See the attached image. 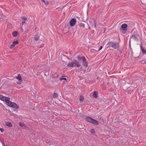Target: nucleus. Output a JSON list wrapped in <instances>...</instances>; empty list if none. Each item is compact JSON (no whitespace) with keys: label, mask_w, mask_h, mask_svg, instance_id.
<instances>
[{"label":"nucleus","mask_w":146,"mask_h":146,"mask_svg":"<svg viewBox=\"0 0 146 146\" xmlns=\"http://www.w3.org/2000/svg\"><path fill=\"white\" fill-rule=\"evenodd\" d=\"M85 120L86 121L91 123L94 125H98L99 124L97 121L94 120L90 117H86Z\"/></svg>","instance_id":"f257e3e1"},{"label":"nucleus","mask_w":146,"mask_h":146,"mask_svg":"<svg viewBox=\"0 0 146 146\" xmlns=\"http://www.w3.org/2000/svg\"><path fill=\"white\" fill-rule=\"evenodd\" d=\"M107 45H109V46L115 49H116L119 47V44L117 43L110 42H108Z\"/></svg>","instance_id":"f03ea898"},{"label":"nucleus","mask_w":146,"mask_h":146,"mask_svg":"<svg viewBox=\"0 0 146 146\" xmlns=\"http://www.w3.org/2000/svg\"><path fill=\"white\" fill-rule=\"evenodd\" d=\"M60 59L61 61H62L63 64L67 63V61L68 59V57L64 54H61L60 55Z\"/></svg>","instance_id":"7ed1b4c3"},{"label":"nucleus","mask_w":146,"mask_h":146,"mask_svg":"<svg viewBox=\"0 0 146 146\" xmlns=\"http://www.w3.org/2000/svg\"><path fill=\"white\" fill-rule=\"evenodd\" d=\"M76 58L79 61H82L83 63L84 64H87L88 63L85 57L84 56H82L80 55H78L77 56Z\"/></svg>","instance_id":"20e7f679"},{"label":"nucleus","mask_w":146,"mask_h":146,"mask_svg":"<svg viewBox=\"0 0 146 146\" xmlns=\"http://www.w3.org/2000/svg\"><path fill=\"white\" fill-rule=\"evenodd\" d=\"M16 78L18 80V81L17 82V83L19 84H21L22 81V79L21 75L20 74L18 75V76Z\"/></svg>","instance_id":"39448f33"},{"label":"nucleus","mask_w":146,"mask_h":146,"mask_svg":"<svg viewBox=\"0 0 146 146\" xmlns=\"http://www.w3.org/2000/svg\"><path fill=\"white\" fill-rule=\"evenodd\" d=\"M76 22V20L75 19H72L70 21V24L71 26H74Z\"/></svg>","instance_id":"423d86ee"},{"label":"nucleus","mask_w":146,"mask_h":146,"mask_svg":"<svg viewBox=\"0 0 146 146\" xmlns=\"http://www.w3.org/2000/svg\"><path fill=\"white\" fill-rule=\"evenodd\" d=\"M9 106L16 109L18 108L19 107L18 105L16 103L13 102H11Z\"/></svg>","instance_id":"0eeeda50"},{"label":"nucleus","mask_w":146,"mask_h":146,"mask_svg":"<svg viewBox=\"0 0 146 146\" xmlns=\"http://www.w3.org/2000/svg\"><path fill=\"white\" fill-rule=\"evenodd\" d=\"M7 99H8V97H4L1 95H0V100H1L5 102Z\"/></svg>","instance_id":"6e6552de"},{"label":"nucleus","mask_w":146,"mask_h":146,"mask_svg":"<svg viewBox=\"0 0 146 146\" xmlns=\"http://www.w3.org/2000/svg\"><path fill=\"white\" fill-rule=\"evenodd\" d=\"M10 99L8 98V99H7V101L5 102V103L6 104L9 106L12 102L11 101H10Z\"/></svg>","instance_id":"1a4fd4ad"},{"label":"nucleus","mask_w":146,"mask_h":146,"mask_svg":"<svg viewBox=\"0 0 146 146\" xmlns=\"http://www.w3.org/2000/svg\"><path fill=\"white\" fill-rule=\"evenodd\" d=\"M67 66L68 67H76V66L78 67L80 66V64H67Z\"/></svg>","instance_id":"9d476101"},{"label":"nucleus","mask_w":146,"mask_h":146,"mask_svg":"<svg viewBox=\"0 0 146 146\" xmlns=\"http://www.w3.org/2000/svg\"><path fill=\"white\" fill-rule=\"evenodd\" d=\"M127 25L126 24H123L121 25V27L123 29V30L124 31H126L127 30L126 29H125L127 27Z\"/></svg>","instance_id":"9b49d317"},{"label":"nucleus","mask_w":146,"mask_h":146,"mask_svg":"<svg viewBox=\"0 0 146 146\" xmlns=\"http://www.w3.org/2000/svg\"><path fill=\"white\" fill-rule=\"evenodd\" d=\"M5 125L9 127H11L13 126L12 124H11V123L10 122H6L5 123Z\"/></svg>","instance_id":"f8f14e48"},{"label":"nucleus","mask_w":146,"mask_h":146,"mask_svg":"<svg viewBox=\"0 0 146 146\" xmlns=\"http://www.w3.org/2000/svg\"><path fill=\"white\" fill-rule=\"evenodd\" d=\"M98 92H97L95 91L93 94V96L95 98H96L98 96Z\"/></svg>","instance_id":"ddd939ff"},{"label":"nucleus","mask_w":146,"mask_h":146,"mask_svg":"<svg viewBox=\"0 0 146 146\" xmlns=\"http://www.w3.org/2000/svg\"><path fill=\"white\" fill-rule=\"evenodd\" d=\"M141 49L142 52V53L143 54H145L146 53V50L144 48H143L142 47V45L141 46Z\"/></svg>","instance_id":"4468645a"},{"label":"nucleus","mask_w":146,"mask_h":146,"mask_svg":"<svg viewBox=\"0 0 146 146\" xmlns=\"http://www.w3.org/2000/svg\"><path fill=\"white\" fill-rule=\"evenodd\" d=\"M19 125L21 127H25V125L24 123H23L21 122H20L19 123Z\"/></svg>","instance_id":"2eb2a0df"},{"label":"nucleus","mask_w":146,"mask_h":146,"mask_svg":"<svg viewBox=\"0 0 146 146\" xmlns=\"http://www.w3.org/2000/svg\"><path fill=\"white\" fill-rule=\"evenodd\" d=\"M64 76H62L59 79V80L60 81H61L63 80L66 81L67 80V79L66 78H64Z\"/></svg>","instance_id":"dca6fc26"},{"label":"nucleus","mask_w":146,"mask_h":146,"mask_svg":"<svg viewBox=\"0 0 146 146\" xmlns=\"http://www.w3.org/2000/svg\"><path fill=\"white\" fill-rule=\"evenodd\" d=\"M18 33L16 31H14L12 33V35L14 36H16L17 35Z\"/></svg>","instance_id":"f3484780"},{"label":"nucleus","mask_w":146,"mask_h":146,"mask_svg":"<svg viewBox=\"0 0 146 146\" xmlns=\"http://www.w3.org/2000/svg\"><path fill=\"white\" fill-rule=\"evenodd\" d=\"M77 61L76 60H74L73 62H72L70 64H78Z\"/></svg>","instance_id":"a211bd4d"},{"label":"nucleus","mask_w":146,"mask_h":146,"mask_svg":"<svg viewBox=\"0 0 146 146\" xmlns=\"http://www.w3.org/2000/svg\"><path fill=\"white\" fill-rule=\"evenodd\" d=\"M84 100V97L82 96H80L79 98V100L80 101H83Z\"/></svg>","instance_id":"6ab92c4d"},{"label":"nucleus","mask_w":146,"mask_h":146,"mask_svg":"<svg viewBox=\"0 0 146 146\" xmlns=\"http://www.w3.org/2000/svg\"><path fill=\"white\" fill-rule=\"evenodd\" d=\"M79 26L80 27H84V24L82 23H81L79 24Z\"/></svg>","instance_id":"aec40b11"},{"label":"nucleus","mask_w":146,"mask_h":146,"mask_svg":"<svg viewBox=\"0 0 146 146\" xmlns=\"http://www.w3.org/2000/svg\"><path fill=\"white\" fill-rule=\"evenodd\" d=\"M39 37L38 36H36L34 37V39L36 41H37L38 40Z\"/></svg>","instance_id":"412c9836"},{"label":"nucleus","mask_w":146,"mask_h":146,"mask_svg":"<svg viewBox=\"0 0 146 146\" xmlns=\"http://www.w3.org/2000/svg\"><path fill=\"white\" fill-rule=\"evenodd\" d=\"M18 43V42L17 40H16L15 41H13V43L15 45L17 44Z\"/></svg>","instance_id":"4be33fe9"},{"label":"nucleus","mask_w":146,"mask_h":146,"mask_svg":"<svg viewBox=\"0 0 146 146\" xmlns=\"http://www.w3.org/2000/svg\"><path fill=\"white\" fill-rule=\"evenodd\" d=\"M96 51H97L96 50L94 49H92L90 50V52L92 53H94Z\"/></svg>","instance_id":"5701e85b"},{"label":"nucleus","mask_w":146,"mask_h":146,"mask_svg":"<svg viewBox=\"0 0 146 146\" xmlns=\"http://www.w3.org/2000/svg\"><path fill=\"white\" fill-rule=\"evenodd\" d=\"M57 94L56 93H55L53 95L52 98H55V97H57Z\"/></svg>","instance_id":"b1692460"},{"label":"nucleus","mask_w":146,"mask_h":146,"mask_svg":"<svg viewBox=\"0 0 146 146\" xmlns=\"http://www.w3.org/2000/svg\"><path fill=\"white\" fill-rule=\"evenodd\" d=\"M142 63L144 64H146V59H144L142 61Z\"/></svg>","instance_id":"393cba45"},{"label":"nucleus","mask_w":146,"mask_h":146,"mask_svg":"<svg viewBox=\"0 0 146 146\" xmlns=\"http://www.w3.org/2000/svg\"><path fill=\"white\" fill-rule=\"evenodd\" d=\"M44 3L46 5H48V1H45Z\"/></svg>","instance_id":"a878e982"},{"label":"nucleus","mask_w":146,"mask_h":146,"mask_svg":"<svg viewBox=\"0 0 146 146\" xmlns=\"http://www.w3.org/2000/svg\"><path fill=\"white\" fill-rule=\"evenodd\" d=\"M15 45L13 43V44L11 45L10 46V48H13L15 46Z\"/></svg>","instance_id":"bb28decb"},{"label":"nucleus","mask_w":146,"mask_h":146,"mask_svg":"<svg viewBox=\"0 0 146 146\" xmlns=\"http://www.w3.org/2000/svg\"><path fill=\"white\" fill-rule=\"evenodd\" d=\"M90 131L91 133H94V129H91Z\"/></svg>","instance_id":"cd10ccee"},{"label":"nucleus","mask_w":146,"mask_h":146,"mask_svg":"<svg viewBox=\"0 0 146 146\" xmlns=\"http://www.w3.org/2000/svg\"><path fill=\"white\" fill-rule=\"evenodd\" d=\"M21 18L24 20H26L27 19V18L25 17H21Z\"/></svg>","instance_id":"c85d7f7f"},{"label":"nucleus","mask_w":146,"mask_h":146,"mask_svg":"<svg viewBox=\"0 0 146 146\" xmlns=\"http://www.w3.org/2000/svg\"><path fill=\"white\" fill-rule=\"evenodd\" d=\"M94 27L95 28H96V25L97 24V23H96V22L94 21Z\"/></svg>","instance_id":"c756f323"},{"label":"nucleus","mask_w":146,"mask_h":146,"mask_svg":"<svg viewBox=\"0 0 146 146\" xmlns=\"http://www.w3.org/2000/svg\"><path fill=\"white\" fill-rule=\"evenodd\" d=\"M102 46H100L99 49V50L98 51H99L100 50H101L102 49Z\"/></svg>","instance_id":"7c9ffc66"},{"label":"nucleus","mask_w":146,"mask_h":146,"mask_svg":"<svg viewBox=\"0 0 146 146\" xmlns=\"http://www.w3.org/2000/svg\"><path fill=\"white\" fill-rule=\"evenodd\" d=\"M0 130L1 132H3L4 131V129L2 128H0Z\"/></svg>","instance_id":"2f4dec72"},{"label":"nucleus","mask_w":146,"mask_h":146,"mask_svg":"<svg viewBox=\"0 0 146 146\" xmlns=\"http://www.w3.org/2000/svg\"><path fill=\"white\" fill-rule=\"evenodd\" d=\"M83 66L84 67H87L88 66L87 65V64H86V65H85V64H83Z\"/></svg>","instance_id":"473e14b6"},{"label":"nucleus","mask_w":146,"mask_h":146,"mask_svg":"<svg viewBox=\"0 0 146 146\" xmlns=\"http://www.w3.org/2000/svg\"><path fill=\"white\" fill-rule=\"evenodd\" d=\"M26 23V22L25 21H23L22 22V25H23L25 23Z\"/></svg>","instance_id":"72a5a7b5"},{"label":"nucleus","mask_w":146,"mask_h":146,"mask_svg":"<svg viewBox=\"0 0 146 146\" xmlns=\"http://www.w3.org/2000/svg\"><path fill=\"white\" fill-rule=\"evenodd\" d=\"M41 1H42V2H44H44H45V1L44 0H41Z\"/></svg>","instance_id":"f704fd0d"},{"label":"nucleus","mask_w":146,"mask_h":146,"mask_svg":"<svg viewBox=\"0 0 146 146\" xmlns=\"http://www.w3.org/2000/svg\"><path fill=\"white\" fill-rule=\"evenodd\" d=\"M88 29H90V27H88Z\"/></svg>","instance_id":"c9c22d12"},{"label":"nucleus","mask_w":146,"mask_h":146,"mask_svg":"<svg viewBox=\"0 0 146 146\" xmlns=\"http://www.w3.org/2000/svg\"><path fill=\"white\" fill-rule=\"evenodd\" d=\"M82 79V80H83V79H82V78H80V79Z\"/></svg>","instance_id":"e433bc0d"},{"label":"nucleus","mask_w":146,"mask_h":146,"mask_svg":"<svg viewBox=\"0 0 146 146\" xmlns=\"http://www.w3.org/2000/svg\"><path fill=\"white\" fill-rule=\"evenodd\" d=\"M82 79V80H83V79H82V78H80V79Z\"/></svg>","instance_id":"4c0bfd02"},{"label":"nucleus","mask_w":146,"mask_h":146,"mask_svg":"<svg viewBox=\"0 0 146 146\" xmlns=\"http://www.w3.org/2000/svg\"><path fill=\"white\" fill-rule=\"evenodd\" d=\"M82 79V80H83V79H82V78H80V79Z\"/></svg>","instance_id":"58836bf2"},{"label":"nucleus","mask_w":146,"mask_h":146,"mask_svg":"<svg viewBox=\"0 0 146 146\" xmlns=\"http://www.w3.org/2000/svg\"><path fill=\"white\" fill-rule=\"evenodd\" d=\"M97 78V79H98V77Z\"/></svg>","instance_id":"ea45409f"},{"label":"nucleus","mask_w":146,"mask_h":146,"mask_svg":"<svg viewBox=\"0 0 146 146\" xmlns=\"http://www.w3.org/2000/svg\"><path fill=\"white\" fill-rule=\"evenodd\" d=\"M105 32V31H104V33Z\"/></svg>","instance_id":"a19ab883"}]
</instances>
